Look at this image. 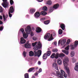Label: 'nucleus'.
I'll use <instances>...</instances> for the list:
<instances>
[{"mask_svg": "<svg viewBox=\"0 0 78 78\" xmlns=\"http://www.w3.org/2000/svg\"><path fill=\"white\" fill-rule=\"evenodd\" d=\"M20 30L23 34V37L24 39H27L28 37V34H30V32L31 36H34V34L33 32H31V29L30 25L27 26V27L25 29V31L26 34H25V30H24L23 29H21Z\"/></svg>", "mask_w": 78, "mask_h": 78, "instance_id": "nucleus-1", "label": "nucleus"}, {"mask_svg": "<svg viewBox=\"0 0 78 78\" xmlns=\"http://www.w3.org/2000/svg\"><path fill=\"white\" fill-rule=\"evenodd\" d=\"M63 65L65 67V69L66 70L68 74H69L70 71H69V67H67L68 66V62L69 61V59L67 57H66L63 59Z\"/></svg>", "mask_w": 78, "mask_h": 78, "instance_id": "nucleus-2", "label": "nucleus"}, {"mask_svg": "<svg viewBox=\"0 0 78 78\" xmlns=\"http://www.w3.org/2000/svg\"><path fill=\"white\" fill-rule=\"evenodd\" d=\"M52 36H56V33L55 32H53V34H51L49 33H48L46 34L45 36H44V38L45 39H48V41H52L53 39V37H52Z\"/></svg>", "mask_w": 78, "mask_h": 78, "instance_id": "nucleus-3", "label": "nucleus"}, {"mask_svg": "<svg viewBox=\"0 0 78 78\" xmlns=\"http://www.w3.org/2000/svg\"><path fill=\"white\" fill-rule=\"evenodd\" d=\"M65 55L64 54L61 53V54H58V53H56V55H55V53H53L51 55L50 58L52 59H53V58H55V59H58V58H61V57H63Z\"/></svg>", "mask_w": 78, "mask_h": 78, "instance_id": "nucleus-4", "label": "nucleus"}, {"mask_svg": "<svg viewBox=\"0 0 78 78\" xmlns=\"http://www.w3.org/2000/svg\"><path fill=\"white\" fill-rule=\"evenodd\" d=\"M41 47H42V45L40 42H39L37 44V45L34 47V49L35 50H37L38 49H40Z\"/></svg>", "mask_w": 78, "mask_h": 78, "instance_id": "nucleus-5", "label": "nucleus"}, {"mask_svg": "<svg viewBox=\"0 0 78 78\" xmlns=\"http://www.w3.org/2000/svg\"><path fill=\"white\" fill-rule=\"evenodd\" d=\"M3 2V3L2 4V5L4 8H8L9 7V3L7 2V0H2Z\"/></svg>", "mask_w": 78, "mask_h": 78, "instance_id": "nucleus-6", "label": "nucleus"}, {"mask_svg": "<svg viewBox=\"0 0 78 78\" xmlns=\"http://www.w3.org/2000/svg\"><path fill=\"white\" fill-rule=\"evenodd\" d=\"M78 44V41H75V44L74 45L71 44L70 45V48L71 50H73L75 48L77 47Z\"/></svg>", "mask_w": 78, "mask_h": 78, "instance_id": "nucleus-7", "label": "nucleus"}, {"mask_svg": "<svg viewBox=\"0 0 78 78\" xmlns=\"http://www.w3.org/2000/svg\"><path fill=\"white\" fill-rule=\"evenodd\" d=\"M34 53H35V56H37L38 57H39L42 54V51L41 50H38L37 54V51L34 50Z\"/></svg>", "mask_w": 78, "mask_h": 78, "instance_id": "nucleus-8", "label": "nucleus"}, {"mask_svg": "<svg viewBox=\"0 0 78 78\" xmlns=\"http://www.w3.org/2000/svg\"><path fill=\"white\" fill-rule=\"evenodd\" d=\"M69 46H68L65 48V50H67V51L62 50V52L66 54V55H69V51H68V50L69 49Z\"/></svg>", "mask_w": 78, "mask_h": 78, "instance_id": "nucleus-9", "label": "nucleus"}, {"mask_svg": "<svg viewBox=\"0 0 78 78\" xmlns=\"http://www.w3.org/2000/svg\"><path fill=\"white\" fill-rule=\"evenodd\" d=\"M66 39H64L62 40H60L58 41V44H61V45H63L66 43Z\"/></svg>", "mask_w": 78, "mask_h": 78, "instance_id": "nucleus-10", "label": "nucleus"}, {"mask_svg": "<svg viewBox=\"0 0 78 78\" xmlns=\"http://www.w3.org/2000/svg\"><path fill=\"white\" fill-rule=\"evenodd\" d=\"M24 47L25 48H31V45L30 43H27L25 44Z\"/></svg>", "mask_w": 78, "mask_h": 78, "instance_id": "nucleus-11", "label": "nucleus"}, {"mask_svg": "<svg viewBox=\"0 0 78 78\" xmlns=\"http://www.w3.org/2000/svg\"><path fill=\"white\" fill-rule=\"evenodd\" d=\"M52 67L53 68L57 70H58V65L56 63L54 62L52 64Z\"/></svg>", "mask_w": 78, "mask_h": 78, "instance_id": "nucleus-12", "label": "nucleus"}, {"mask_svg": "<svg viewBox=\"0 0 78 78\" xmlns=\"http://www.w3.org/2000/svg\"><path fill=\"white\" fill-rule=\"evenodd\" d=\"M34 16L35 17H36V18L39 17L40 16V12H37L35 13Z\"/></svg>", "mask_w": 78, "mask_h": 78, "instance_id": "nucleus-13", "label": "nucleus"}, {"mask_svg": "<svg viewBox=\"0 0 78 78\" xmlns=\"http://www.w3.org/2000/svg\"><path fill=\"white\" fill-rule=\"evenodd\" d=\"M20 42L21 44H25L26 42V41L23 37L21 38Z\"/></svg>", "mask_w": 78, "mask_h": 78, "instance_id": "nucleus-14", "label": "nucleus"}, {"mask_svg": "<svg viewBox=\"0 0 78 78\" xmlns=\"http://www.w3.org/2000/svg\"><path fill=\"white\" fill-rule=\"evenodd\" d=\"M14 11L13 6H12L10 7V9L9 12L11 13H12Z\"/></svg>", "mask_w": 78, "mask_h": 78, "instance_id": "nucleus-15", "label": "nucleus"}, {"mask_svg": "<svg viewBox=\"0 0 78 78\" xmlns=\"http://www.w3.org/2000/svg\"><path fill=\"white\" fill-rule=\"evenodd\" d=\"M57 63L58 65H61L62 62L61 59L60 58H58L57 60Z\"/></svg>", "mask_w": 78, "mask_h": 78, "instance_id": "nucleus-16", "label": "nucleus"}, {"mask_svg": "<svg viewBox=\"0 0 78 78\" xmlns=\"http://www.w3.org/2000/svg\"><path fill=\"white\" fill-rule=\"evenodd\" d=\"M59 6V5L58 4H56L55 5L53 6V8L54 9H57L58 7Z\"/></svg>", "mask_w": 78, "mask_h": 78, "instance_id": "nucleus-17", "label": "nucleus"}, {"mask_svg": "<svg viewBox=\"0 0 78 78\" xmlns=\"http://www.w3.org/2000/svg\"><path fill=\"white\" fill-rule=\"evenodd\" d=\"M60 27L62 29V30H65V28H66V26L64 24H60Z\"/></svg>", "mask_w": 78, "mask_h": 78, "instance_id": "nucleus-18", "label": "nucleus"}, {"mask_svg": "<svg viewBox=\"0 0 78 78\" xmlns=\"http://www.w3.org/2000/svg\"><path fill=\"white\" fill-rule=\"evenodd\" d=\"M74 69L76 71H78V63H77L76 64V65L75 66Z\"/></svg>", "mask_w": 78, "mask_h": 78, "instance_id": "nucleus-19", "label": "nucleus"}, {"mask_svg": "<svg viewBox=\"0 0 78 78\" xmlns=\"http://www.w3.org/2000/svg\"><path fill=\"white\" fill-rule=\"evenodd\" d=\"M41 29L39 27H37L36 28V31L37 33H40L41 31Z\"/></svg>", "mask_w": 78, "mask_h": 78, "instance_id": "nucleus-20", "label": "nucleus"}, {"mask_svg": "<svg viewBox=\"0 0 78 78\" xmlns=\"http://www.w3.org/2000/svg\"><path fill=\"white\" fill-rule=\"evenodd\" d=\"M3 18V20H6L8 17V15H6L5 16V14H3L2 15Z\"/></svg>", "mask_w": 78, "mask_h": 78, "instance_id": "nucleus-21", "label": "nucleus"}, {"mask_svg": "<svg viewBox=\"0 0 78 78\" xmlns=\"http://www.w3.org/2000/svg\"><path fill=\"white\" fill-rule=\"evenodd\" d=\"M36 11V9H30V12L31 14H33Z\"/></svg>", "mask_w": 78, "mask_h": 78, "instance_id": "nucleus-22", "label": "nucleus"}, {"mask_svg": "<svg viewBox=\"0 0 78 78\" xmlns=\"http://www.w3.org/2000/svg\"><path fill=\"white\" fill-rule=\"evenodd\" d=\"M34 54L33 52L30 51L29 52V56H34Z\"/></svg>", "mask_w": 78, "mask_h": 78, "instance_id": "nucleus-23", "label": "nucleus"}, {"mask_svg": "<svg viewBox=\"0 0 78 78\" xmlns=\"http://www.w3.org/2000/svg\"><path fill=\"white\" fill-rule=\"evenodd\" d=\"M47 14V13L45 12V11L44 12L42 11L40 13V14H41V15H42V16H45V15H46Z\"/></svg>", "mask_w": 78, "mask_h": 78, "instance_id": "nucleus-24", "label": "nucleus"}, {"mask_svg": "<svg viewBox=\"0 0 78 78\" xmlns=\"http://www.w3.org/2000/svg\"><path fill=\"white\" fill-rule=\"evenodd\" d=\"M47 54L45 53L44 54L43 56V59H47Z\"/></svg>", "mask_w": 78, "mask_h": 78, "instance_id": "nucleus-25", "label": "nucleus"}, {"mask_svg": "<svg viewBox=\"0 0 78 78\" xmlns=\"http://www.w3.org/2000/svg\"><path fill=\"white\" fill-rule=\"evenodd\" d=\"M43 10L44 11H47L48 10L47 7L46 6H44V7L43 8Z\"/></svg>", "mask_w": 78, "mask_h": 78, "instance_id": "nucleus-26", "label": "nucleus"}, {"mask_svg": "<svg viewBox=\"0 0 78 78\" xmlns=\"http://www.w3.org/2000/svg\"><path fill=\"white\" fill-rule=\"evenodd\" d=\"M60 72H61V75H62H62H64V74H65V72H64V71L63 70H60Z\"/></svg>", "mask_w": 78, "mask_h": 78, "instance_id": "nucleus-27", "label": "nucleus"}, {"mask_svg": "<svg viewBox=\"0 0 78 78\" xmlns=\"http://www.w3.org/2000/svg\"><path fill=\"white\" fill-rule=\"evenodd\" d=\"M50 54H51V51H48L47 52L46 55L48 56L50 55Z\"/></svg>", "mask_w": 78, "mask_h": 78, "instance_id": "nucleus-28", "label": "nucleus"}, {"mask_svg": "<svg viewBox=\"0 0 78 78\" xmlns=\"http://www.w3.org/2000/svg\"><path fill=\"white\" fill-rule=\"evenodd\" d=\"M75 55V52H74L72 51L70 53V56L71 57H73Z\"/></svg>", "mask_w": 78, "mask_h": 78, "instance_id": "nucleus-29", "label": "nucleus"}, {"mask_svg": "<svg viewBox=\"0 0 78 78\" xmlns=\"http://www.w3.org/2000/svg\"><path fill=\"white\" fill-rule=\"evenodd\" d=\"M24 77L25 78H29V76L28 75V74H25L24 75Z\"/></svg>", "mask_w": 78, "mask_h": 78, "instance_id": "nucleus-30", "label": "nucleus"}, {"mask_svg": "<svg viewBox=\"0 0 78 78\" xmlns=\"http://www.w3.org/2000/svg\"><path fill=\"white\" fill-rule=\"evenodd\" d=\"M51 3H52V2L51 1H48L47 2V4L48 5H50L51 4Z\"/></svg>", "mask_w": 78, "mask_h": 78, "instance_id": "nucleus-31", "label": "nucleus"}, {"mask_svg": "<svg viewBox=\"0 0 78 78\" xmlns=\"http://www.w3.org/2000/svg\"><path fill=\"white\" fill-rule=\"evenodd\" d=\"M58 34H62V30L61 29H59L58 30Z\"/></svg>", "mask_w": 78, "mask_h": 78, "instance_id": "nucleus-32", "label": "nucleus"}, {"mask_svg": "<svg viewBox=\"0 0 78 78\" xmlns=\"http://www.w3.org/2000/svg\"><path fill=\"white\" fill-rule=\"evenodd\" d=\"M58 50L57 49H54L52 50V51L53 53H56Z\"/></svg>", "mask_w": 78, "mask_h": 78, "instance_id": "nucleus-33", "label": "nucleus"}, {"mask_svg": "<svg viewBox=\"0 0 78 78\" xmlns=\"http://www.w3.org/2000/svg\"><path fill=\"white\" fill-rule=\"evenodd\" d=\"M34 69V68H32L28 70V72H32L33 70Z\"/></svg>", "mask_w": 78, "mask_h": 78, "instance_id": "nucleus-34", "label": "nucleus"}, {"mask_svg": "<svg viewBox=\"0 0 78 78\" xmlns=\"http://www.w3.org/2000/svg\"><path fill=\"white\" fill-rule=\"evenodd\" d=\"M44 24H45V25H47L48 24V23H49V20H47L44 22Z\"/></svg>", "mask_w": 78, "mask_h": 78, "instance_id": "nucleus-35", "label": "nucleus"}, {"mask_svg": "<svg viewBox=\"0 0 78 78\" xmlns=\"http://www.w3.org/2000/svg\"><path fill=\"white\" fill-rule=\"evenodd\" d=\"M53 11V7L50 8L49 10V11L50 12H52Z\"/></svg>", "mask_w": 78, "mask_h": 78, "instance_id": "nucleus-36", "label": "nucleus"}, {"mask_svg": "<svg viewBox=\"0 0 78 78\" xmlns=\"http://www.w3.org/2000/svg\"><path fill=\"white\" fill-rule=\"evenodd\" d=\"M10 3L11 5H12L14 4V1L12 0H10Z\"/></svg>", "mask_w": 78, "mask_h": 78, "instance_id": "nucleus-37", "label": "nucleus"}, {"mask_svg": "<svg viewBox=\"0 0 78 78\" xmlns=\"http://www.w3.org/2000/svg\"><path fill=\"white\" fill-rule=\"evenodd\" d=\"M51 74L56 76V71H54L52 72L51 73Z\"/></svg>", "mask_w": 78, "mask_h": 78, "instance_id": "nucleus-38", "label": "nucleus"}, {"mask_svg": "<svg viewBox=\"0 0 78 78\" xmlns=\"http://www.w3.org/2000/svg\"><path fill=\"white\" fill-rule=\"evenodd\" d=\"M3 8L0 6V12H3Z\"/></svg>", "mask_w": 78, "mask_h": 78, "instance_id": "nucleus-39", "label": "nucleus"}, {"mask_svg": "<svg viewBox=\"0 0 78 78\" xmlns=\"http://www.w3.org/2000/svg\"><path fill=\"white\" fill-rule=\"evenodd\" d=\"M62 76H63L65 77V78H67V74H66V73H65Z\"/></svg>", "mask_w": 78, "mask_h": 78, "instance_id": "nucleus-40", "label": "nucleus"}, {"mask_svg": "<svg viewBox=\"0 0 78 78\" xmlns=\"http://www.w3.org/2000/svg\"><path fill=\"white\" fill-rule=\"evenodd\" d=\"M36 44H37V42L33 43L32 44V45L33 47H34V46H35Z\"/></svg>", "mask_w": 78, "mask_h": 78, "instance_id": "nucleus-41", "label": "nucleus"}, {"mask_svg": "<svg viewBox=\"0 0 78 78\" xmlns=\"http://www.w3.org/2000/svg\"><path fill=\"white\" fill-rule=\"evenodd\" d=\"M10 12H9V17H12V14H11Z\"/></svg>", "mask_w": 78, "mask_h": 78, "instance_id": "nucleus-42", "label": "nucleus"}, {"mask_svg": "<svg viewBox=\"0 0 78 78\" xmlns=\"http://www.w3.org/2000/svg\"><path fill=\"white\" fill-rule=\"evenodd\" d=\"M70 40L69 39L67 41V42L66 43V44H69V43H70Z\"/></svg>", "mask_w": 78, "mask_h": 78, "instance_id": "nucleus-43", "label": "nucleus"}, {"mask_svg": "<svg viewBox=\"0 0 78 78\" xmlns=\"http://www.w3.org/2000/svg\"><path fill=\"white\" fill-rule=\"evenodd\" d=\"M26 53L24 51L23 52V55L24 56V57H25V56H26Z\"/></svg>", "mask_w": 78, "mask_h": 78, "instance_id": "nucleus-44", "label": "nucleus"}, {"mask_svg": "<svg viewBox=\"0 0 78 78\" xmlns=\"http://www.w3.org/2000/svg\"><path fill=\"white\" fill-rule=\"evenodd\" d=\"M3 29V26H1L0 27V31H2Z\"/></svg>", "mask_w": 78, "mask_h": 78, "instance_id": "nucleus-45", "label": "nucleus"}, {"mask_svg": "<svg viewBox=\"0 0 78 78\" xmlns=\"http://www.w3.org/2000/svg\"><path fill=\"white\" fill-rule=\"evenodd\" d=\"M33 40H34V41H36V40H37V38H36V37H34L33 38Z\"/></svg>", "mask_w": 78, "mask_h": 78, "instance_id": "nucleus-46", "label": "nucleus"}, {"mask_svg": "<svg viewBox=\"0 0 78 78\" xmlns=\"http://www.w3.org/2000/svg\"><path fill=\"white\" fill-rule=\"evenodd\" d=\"M42 72V69H39V70L38 71V73H40V72Z\"/></svg>", "mask_w": 78, "mask_h": 78, "instance_id": "nucleus-47", "label": "nucleus"}, {"mask_svg": "<svg viewBox=\"0 0 78 78\" xmlns=\"http://www.w3.org/2000/svg\"><path fill=\"white\" fill-rule=\"evenodd\" d=\"M37 2H41L43 1V0H37Z\"/></svg>", "mask_w": 78, "mask_h": 78, "instance_id": "nucleus-48", "label": "nucleus"}, {"mask_svg": "<svg viewBox=\"0 0 78 78\" xmlns=\"http://www.w3.org/2000/svg\"><path fill=\"white\" fill-rule=\"evenodd\" d=\"M0 19H1V20L3 19V17L1 15L0 16Z\"/></svg>", "mask_w": 78, "mask_h": 78, "instance_id": "nucleus-49", "label": "nucleus"}, {"mask_svg": "<svg viewBox=\"0 0 78 78\" xmlns=\"http://www.w3.org/2000/svg\"><path fill=\"white\" fill-rule=\"evenodd\" d=\"M0 24L1 25H2V24H3V22L1 20H0Z\"/></svg>", "mask_w": 78, "mask_h": 78, "instance_id": "nucleus-50", "label": "nucleus"}, {"mask_svg": "<svg viewBox=\"0 0 78 78\" xmlns=\"http://www.w3.org/2000/svg\"><path fill=\"white\" fill-rule=\"evenodd\" d=\"M34 75L36 76H37V75H38V73H35Z\"/></svg>", "mask_w": 78, "mask_h": 78, "instance_id": "nucleus-51", "label": "nucleus"}, {"mask_svg": "<svg viewBox=\"0 0 78 78\" xmlns=\"http://www.w3.org/2000/svg\"><path fill=\"white\" fill-rule=\"evenodd\" d=\"M41 20H45V18H42L41 19Z\"/></svg>", "mask_w": 78, "mask_h": 78, "instance_id": "nucleus-52", "label": "nucleus"}, {"mask_svg": "<svg viewBox=\"0 0 78 78\" xmlns=\"http://www.w3.org/2000/svg\"><path fill=\"white\" fill-rule=\"evenodd\" d=\"M41 62H40V61H39L38 62V65H41Z\"/></svg>", "mask_w": 78, "mask_h": 78, "instance_id": "nucleus-53", "label": "nucleus"}, {"mask_svg": "<svg viewBox=\"0 0 78 78\" xmlns=\"http://www.w3.org/2000/svg\"><path fill=\"white\" fill-rule=\"evenodd\" d=\"M54 44L55 45H56V44H57V42H56V41H55Z\"/></svg>", "mask_w": 78, "mask_h": 78, "instance_id": "nucleus-54", "label": "nucleus"}, {"mask_svg": "<svg viewBox=\"0 0 78 78\" xmlns=\"http://www.w3.org/2000/svg\"><path fill=\"white\" fill-rule=\"evenodd\" d=\"M32 29L33 30H34V28L33 27H32Z\"/></svg>", "mask_w": 78, "mask_h": 78, "instance_id": "nucleus-55", "label": "nucleus"}, {"mask_svg": "<svg viewBox=\"0 0 78 78\" xmlns=\"http://www.w3.org/2000/svg\"><path fill=\"white\" fill-rule=\"evenodd\" d=\"M74 60H75V59H73V62H75V61H74Z\"/></svg>", "mask_w": 78, "mask_h": 78, "instance_id": "nucleus-56", "label": "nucleus"}, {"mask_svg": "<svg viewBox=\"0 0 78 78\" xmlns=\"http://www.w3.org/2000/svg\"><path fill=\"white\" fill-rule=\"evenodd\" d=\"M32 78H35V77L34 76H33L32 77Z\"/></svg>", "mask_w": 78, "mask_h": 78, "instance_id": "nucleus-57", "label": "nucleus"}, {"mask_svg": "<svg viewBox=\"0 0 78 78\" xmlns=\"http://www.w3.org/2000/svg\"><path fill=\"white\" fill-rule=\"evenodd\" d=\"M36 69H38V67H37L36 68Z\"/></svg>", "mask_w": 78, "mask_h": 78, "instance_id": "nucleus-58", "label": "nucleus"}]
</instances>
